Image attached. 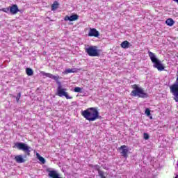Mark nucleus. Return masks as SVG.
Returning a JSON list of instances; mask_svg holds the SVG:
<instances>
[{"label": "nucleus", "mask_w": 178, "mask_h": 178, "mask_svg": "<svg viewBox=\"0 0 178 178\" xmlns=\"http://www.w3.org/2000/svg\"><path fill=\"white\" fill-rule=\"evenodd\" d=\"M175 178H178V175H177V176L175 177Z\"/></svg>", "instance_id": "30"}, {"label": "nucleus", "mask_w": 178, "mask_h": 178, "mask_svg": "<svg viewBox=\"0 0 178 178\" xmlns=\"http://www.w3.org/2000/svg\"><path fill=\"white\" fill-rule=\"evenodd\" d=\"M19 11L17 5L13 4L12 6H10V12L11 15H16Z\"/></svg>", "instance_id": "12"}, {"label": "nucleus", "mask_w": 178, "mask_h": 178, "mask_svg": "<svg viewBox=\"0 0 178 178\" xmlns=\"http://www.w3.org/2000/svg\"><path fill=\"white\" fill-rule=\"evenodd\" d=\"M65 72L66 74H67L69 73H76V72H77V69H70V68H69V69L65 70Z\"/></svg>", "instance_id": "19"}, {"label": "nucleus", "mask_w": 178, "mask_h": 178, "mask_svg": "<svg viewBox=\"0 0 178 178\" xmlns=\"http://www.w3.org/2000/svg\"><path fill=\"white\" fill-rule=\"evenodd\" d=\"M15 147L17 149L24 151L25 155L30 156V152H31V151L30 150V147H29L26 143H15Z\"/></svg>", "instance_id": "6"}, {"label": "nucleus", "mask_w": 178, "mask_h": 178, "mask_svg": "<svg viewBox=\"0 0 178 178\" xmlns=\"http://www.w3.org/2000/svg\"><path fill=\"white\" fill-rule=\"evenodd\" d=\"M121 156H123V158H125L127 159V158H129V149L127 147V146H126L125 145H122L120 147L118 148Z\"/></svg>", "instance_id": "8"}, {"label": "nucleus", "mask_w": 178, "mask_h": 178, "mask_svg": "<svg viewBox=\"0 0 178 178\" xmlns=\"http://www.w3.org/2000/svg\"><path fill=\"white\" fill-rule=\"evenodd\" d=\"M1 12H4L5 13H8L9 10H10V7L1 8Z\"/></svg>", "instance_id": "22"}, {"label": "nucleus", "mask_w": 178, "mask_h": 178, "mask_svg": "<svg viewBox=\"0 0 178 178\" xmlns=\"http://www.w3.org/2000/svg\"><path fill=\"white\" fill-rule=\"evenodd\" d=\"M143 138L145 140H148L149 138V135L147 133L143 134Z\"/></svg>", "instance_id": "27"}, {"label": "nucleus", "mask_w": 178, "mask_h": 178, "mask_svg": "<svg viewBox=\"0 0 178 178\" xmlns=\"http://www.w3.org/2000/svg\"><path fill=\"white\" fill-rule=\"evenodd\" d=\"M120 47H122L124 49L130 48V42H129V41L127 40H124L120 44Z\"/></svg>", "instance_id": "14"}, {"label": "nucleus", "mask_w": 178, "mask_h": 178, "mask_svg": "<svg viewBox=\"0 0 178 178\" xmlns=\"http://www.w3.org/2000/svg\"><path fill=\"white\" fill-rule=\"evenodd\" d=\"M85 52L88 54L89 56H99V52L96 46H90L85 49Z\"/></svg>", "instance_id": "7"}, {"label": "nucleus", "mask_w": 178, "mask_h": 178, "mask_svg": "<svg viewBox=\"0 0 178 178\" xmlns=\"http://www.w3.org/2000/svg\"><path fill=\"white\" fill-rule=\"evenodd\" d=\"M79 19L77 14L70 16V22H74Z\"/></svg>", "instance_id": "17"}, {"label": "nucleus", "mask_w": 178, "mask_h": 178, "mask_svg": "<svg viewBox=\"0 0 178 178\" xmlns=\"http://www.w3.org/2000/svg\"><path fill=\"white\" fill-rule=\"evenodd\" d=\"M64 20H65V22H67V21L70 22V17H69L68 15H66V16L65 17V18H64Z\"/></svg>", "instance_id": "28"}, {"label": "nucleus", "mask_w": 178, "mask_h": 178, "mask_svg": "<svg viewBox=\"0 0 178 178\" xmlns=\"http://www.w3.org/2000/svg\"><path fill=\"white\" fill-rule=\"evenodd\" d=\"M47 172H48V176L51 178H62V177H60L58 174V172L56 170H50L49 169L47 170Z\"/></svg>", "instance_id": "11"}, {"label": "nucleus", "mask_w": 178, "mask_h": 178, "mask_svg": "<svg viewBox=\"0 0 178 178\" xmlns=\"http://www.w3.org/2000/svg\"><path fill=\"white\" fill-rule=\"evenodd\" d=\"M57 84H58V86L56 89V95H58V97H65L66 99H73V96L69 95L67 89L64 88L60 81L57 82Z\"/></svg>", "instance_id": "3"}, {"label": "nucleus", "mask_w": 178, "mask_h": 178, "mask_svg": "<svg viewBox=\"0 0 178 178\" xmlns=\"http://www.w3.org/2000/svg\"><path fill=\"white\" fill-rule=\"evenodd\" d=\"M149 57L150 58L152 62L154 63V67H156L159 72H162L165 70V67L162 63H161V61L156 58L155 56V54L152 53V51H148Z\"/></svg>", "instance_id": "4"}, {"label": "nucleus", "mask_w": 178, "mask_h": 178, "mask_svg": "<svg viewBox=\"0 0 178 178\" xmlns=\"http://www.w3.org/2000/svg\"><path fill=\"white\" fill-rule=\"evenodd\" d=\"M133 90L131 92L132 97H138V98H148V93L137 84L131 85Z\"/></svg>", "instance_id": "2"}, {"label": "nucleus", "mask_w": 178, "mask_h": 178, "mask_svg": "<svg viewBox=\"0 0 178 178\" xmlns=\"http://www.w3.org/2000/svg\"><path fill=\"white\" fill-rule=\"evenodd\" d=\"M74 92H81V88L75 87L74 89Z\"/></svg>", "instance_id": "25"}, {"label": "nucleus", "mask_w": 178, "mask_h": 178, "mask_svg": "<svg viewBox=\"0 0 178 178\" xmlns=\"http://www.w3.org/2000/svg\"><path fill=\"white\" fill-rule=\"evenodd\" d=\"M81 115L89 122H95L97 119H100L99 112L95 107H90L81 111Z\"/></svg>", "instance_id": "1"}, {"label": "nucleus", "mask_w": 178, "mask_h": 178, "mask_svg": "<svg viewBox=\"0 0 178 178\" xmlns=\"http://www.w3.org/2000/svg\"><path fill=\"white\" fill-rule=\"evenodd\" d=\"M145 115H147V116H151V110H149V108H146L145 111Z\"/></svg>", "instance_id": "24"}, {"label": "nucleus", "mask_w": 178, "mask_h": 178, "mask_svg": "<svg viewBox=\"0 0 178 178\" xmlns=\"http://www.w3.org/2000/svg\"><path fill=\"white\" fill-rule=\"evenodd\" d=\"M88 35V37H99V32L95 28H90Z\"/></svg>", "instance_id": "9"}, {"label": "nucleus", "mask_w": 178, "mask_h": 178, "mask_svg": "<svg viewBox=\"0 0 178 178\" xmlns=\"http://www.w3.org/2000/svg\"><path fill=\"white\" fill-rule=\"evenodd\" d=\"M41 74H42V76H45V77H48L49 79H52L53 80H56L58 81V79H60L59 76H55L51 73H47L44 71H42Z\"/></svg>", "instance_id": "10"}, {"label": "nucleus", "mask_w": 178, "mask_h": 178, "mask_svg": "<svg viewBox=\"0 0 178 178\" xmlns=\"http://www.w3.org/2000/svg\"><path fill=\"white\" fill-rule=\"evenodd\" d=\"M94 169L95 170H97L98 172V174L99 173V172H102V170H101V166H99V165H95Z\"/></svg>", "instance_id": "21"}, {"label": "nucleus", "mask_w": 178, "mask_h": 178, "mask_svg": "<svg viewBox=\"0 0 178 178\" xmlns=\"http://www.w3.org/2000/svg\"><path fill=\"white\" fill-rule=\"evenodd\" d=\"M15 159L17 163H24V162H26V160L23 159V156H22V155L15 156Z\"/></svg>", "instance_id": "13"}, {"label": "nucleus", "mask_w": 178, "mask_h": 178, "mask_svg": "<svg viewBox=\"0 0 178 178\" xmlns=\"http://www.w3.org/2000/svg\"><path fill=\"white\" fill-rule=\"evenodd\" d=\"M165 24H167V26H170V27H172V26L175 24V21L173 19L169 18L165 21Z\"/></svg>", "instance_id": "15"}, {"label": "nucleus", "mask_w": 178, "mask_h": 178, "mask_svg": "<svg viewBox=\"0 0 178 178\" xmlns=\"http://www.w3.org/2000/svg\"><path fill=\"white\" fill-rule=\"evenodd\" d=\"M170 91L173 95L174 101L178 102V77H177L176 83L172 84L170 87Z\"/></svg>", "instance_id": "5"}, {"label": "nucleus", "mask_w": 178, "mask_h": 178, "mask_svg": "<svg viewBox=\"0 0 178 178\" xmlns=\"http://www.w3.org/2000/svg\"><path fill=\"white\" fill-rule=\"evenodd\" d=\"M59 7V3L57 1H55L51 5V10H56Z\"/></svg>", "instance_id": "16"}, {"label": "nucleus", "mask_w": 178, "mask_h": 178, "mask_svg": "<svg viewBox=\"0 0 178 178\" xmlns=\"http://www.w3.org/2000/svg\"><path fill=\"white\" fill-rule=\"evenodd\" d=\"M36 156L38 158V159L42 163H45V159H44V157L41 156V155H40V154L37 153L36 154Z\"/></svg>", "instance_id": "18"}, {"label": "nucleus", "mask_w": 178, "mask_h": 178, "mask_svg": "<svg viewBox=\"0 0 178 178\" xmlns=\"http://www.w3.org/2000/svg\"><path fill=\"white\" fill-rule=\"evenodd\" d=\"M98 175L101 178H106V177L105 176V172H104V171H99Z\"/></svg>", "instance_id": "23"}, {"label": "nucleus", "mask_w": 178, "mask_h": 178, "mask_svg": "<svg viewBox=\"0 0 178 178\" xmlns=\"http://www.w3.org/2000/svg\"><path fill=\"white\" fill-rule=\"evenodd\" d=\"M26 73L27 76H33L34 74V72L31 70V68H26Z\"/></svg>", "instance_id": "20"}, {"label": "nucleus", "mask_w": 178, "mask_h": 178, "mask_svg": "<svg viewBox=\"0 0 178 178\" xmlns=\"http://www.w3.org/2000/svg\"><path fill=\"white\" fill-rule=\"evenodd\" d=\"M22 97V93L19 92L17 94V96L16 97V99H17V102H19L20 101V98Z\"/></svg>", "instance_id": "26"}, {"label": "nucleus", "mask_w": 178, "mask_h": 178, "mask_svg": "<svg viewBox=\"0 0 178 178\" xmlns=\"http://www.w3.org/2000/svg\"><path fill=\"white\" fill-rule=\"evenodd\" d=\"M90 168H92L94 169V168H95V165H92V164H90Z\"/></svg>", "instance_id": "29"}]
</instances>
